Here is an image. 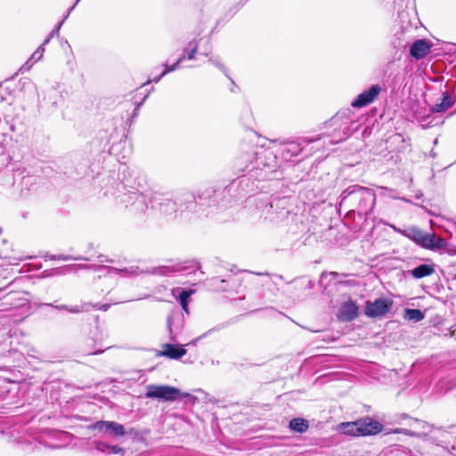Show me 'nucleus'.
I'll return each mask as SVG.
<instances>
[{"instance_id": "obj_1", "label": "nucleus", "mask_w": 456, "mask_h": 456, "mask_svg": "<svg viewBox=\"0 0 456 456\" xmlns=\"http://www.w3.org/2000/svg\"><path fill=\"white\" fill-rule=\"evenodd\" d=\"M148 96L149 93L145 94L141 102H137L132 98L130 100H124L119 102L118 104L120 119L122 121L120 126L123 130L122 137L118 144V146L120 148V158L118 159H120L121 161L126 162V159H128L132 154L133 147L131 142L127 140V135L132 124L138 116L139 109L143 104Z\"/></svg>"}, {"instance_id": "obj_2", "label": "nucleus", "mask_w": 456, "mask_h": 456, "mask_svg": "<svg viewBox=\"0 0 456 456\" xmlns=\"http://www.w3.org/2000/svg\"><path fill=\"white\" fill-rule=\"evenodd\" d=\"M403 234L425 248L437 250L447 246L446 240L440 236L424 232L416 227L408 228Z\"/></svg>"}, {"instance_id": "obj_3", "label": "nucleus", "mask_w": 456, "mask_h": 456, "mask_svg": "<svg viewBox=\"0 0 456 456\" xmlns=\"http://www.w3.org/2000/svg\"><path fill=\"white\" fill-rule=\"evenodd\" d=\"M180 395V390L175 387L167 385H148L146 387L145 397L164 402H173L175 401Z\"/></svg>"}, {"instance_id": "obj_4", "label": "nucleus", "mask_w": 456, "mask_h": 456, "mask_svg": "<svg viewBox=\"0 0 456 456\" xmlns=\"http://www.w3.org/2000/svg\"><path fill=\"white\" fill-rule=\"evenodd\" d=\"M393 301L389 298L380 297L374 301H366L364 314L370 318L385 316L392 308Z\"/></svg>"}, {"instance_id": "obj_5", "label": "nucleus", "mask_w": 456, "mask_h": 456, "mask_svg": "<svg viewBox=\"0 0 456 456\" xmlns=\"http://www.w3.org/2000/svg\"><path fill=\"white\" fill-rule=\"evenodd\" d=\"M40 171L26 167V171L18 178L20 179V191L22 196L27 197L29 192L37 191L39 188L38 182L41 180V176L38 174Z\"/></svg>"}, {"instance_id": "obj_6", "label": "nucleus", "mask_w": 456, "mask_h": 456, "mask_svg": "<svg viewBox=\"0 0 456 456\" xmlns=\"http://www.w3.org/2000/svg\"><path fill=\"white\" fill-rule=\"evenodd\" d=\"M373 195V189L359 184H352L342 191L339 200L349 198L352 200H370Z\"/></svg>"}, {"instance_id": "obj_7", "label": "nucleus", "mask_w": 456, "mask_h": 456, "mask_svg": "<svg viewBox=\"0 0 456 456\" xmlns=\"http://www.w3.org/2000/svg\"><path fill=\"white\" fill-rule=\"evenodd\" d=\"M380 92L381 86L379 85H372L369 89L358 94L351 105L357 109L368 106L376 100Z\"/></svg>"}, {"instance_id": "obj_8", "label": "nucleus", "mask_w": 456, "mask_h": 456, "mask_svg": "<svg viewBox=\"0 0 456 456\" xmlns=\"http://www.w3.org/2000/svg\"><path fill=\"white\" fill-rule=\"evenodd\" d=\"M356 421L360 436L377 435L383 429L381 423L369 417L360 419Z\"/></svg>"}, {"instance_id": "obj_9", "label": "nucleus", "mask_w": 456, "mask_h": 456, "mask_svg": "<svg viewBox=\"0 0 456 456\" xmlns=\"http://www.w3.org/2000/svg\"><path fill=\"white\" fill-rule=\"evenodd\" d=\"M26 167L19 166L18 167L9 168L6 167L4 169L0 170V184L4 187H12L14 185L18 176L23 175Z\"/></svg>"}, {"instance_id": "obj_10", "label": "nucleus", "mask_w": 456, "mask_h": 456, "mask_svg": "<svg viewBox=\"0 0 456 456\" xmlns=\"http://www.w3.org/2000/svg\"><path fill=\"white\" fill-rule=\"evenodd\" d=\"M359 308L355 302L348 300L344 302L338 311V318L343 322H350L358 316Z\"/></svg>"}, {"instance_id": "obj_11", "label": "nucleus", "mask_w": 456, "mask_h": 456, "mask_svg": "<svg viewBox=\"0 0 456 456\" xmlns=\"http://www.w3.org/2000/svg\"><path fill=\"white\" fill-rule=\"evenodd\" d=\"M156 205H151V209L153 211V215H156V211H159L160 216L167 217H175L177 211L176 201H157Z\"/></svg>"}, {"instance_id": "obj_12", "label": "nucleus", "mask_w": 456, "mask_h": 456, "mask_svg": "<svg viewBox=\"0 0 456 456\" xmlns=\"http://www.w3.org/2000/svg\"><path fill=\"white\" fill-rule=\"evenodd\" d=\"M431 49V44L427 39H417L410 47V54L416 60L426 57Z\"/></svg>"}, {"instance_id": "obj_13", "label": "nucleus", "mask_w": 456, "mask_h": 456, "mask_svg": "<svg viewBox=\"0 0 456 456\" xmlns=\"http://www.w3.org/2000/svg\"><path fill=\"white\" fill-rule=\"evenodd\" d=\"M185 354L186 350L183 347V346L167 343L162 345V350L159 351L157 355L177 360L185 355Z\"/></svg>"}, {"instance_id": "obj_14", "label": "nucleus", "mask_w": 456, "mask_h": 456, "mask_svg": "<svg viewBox=\"0 0 456 456\" xmlns=\"http://www.w3.org/2000/svg\"><path fill=\"white\" fill-rule=\"evenodd\" d=\"M303 148L297 142H286L281 149V158L286 161H291L294 157H297Z\"/></svg>"}, {"instance_id": "obj_15", "label": "nucleus", "mask_w": 456, "mask_h": 456, "mask_svg": "<svg viewBox=\"0 0 456 456\" xmlns=\"http://www.w3.org/2000/svg\"><path fill=\"white\" fill-rule=\"evenodd\" d=\"M119 162L118 172V180L123 184L124 187L131 186V182L133 178V171L129 168L125 161H121L118 159Z\"/></svg>"}, {"instance_id": "obj_16", "label": "nucleus", "mask_w": 456, "mask_h": 456, "mask_svg": "<svg viewBox=\"0 0 456 456\" xmlns=\"http://www.w3.org/2000/svg\"><path fill=\"white\" fill-rule=\"evenodd\" d=\"M454 103V100L448 92L442 94L440 102H436L430 109L433 113H442L450 109Z\"/></svg>"}, {"instance_id": "obj_17", "label": "nucleus", "mask_w": 456, "mask_h": 456, "mask_svg": "<svg viewBox=\"0 0 456 456\" xmlns=\"http://www.w3.org/2000/svg\"><path fill=\"white\" fill-rule=\"evenodd\" d=\"M100 142L101 151L103 153L111 155V151L114 144L110 142L111 134H109L107 131H101L97 139Z\"/></svg>"}, {"instance_id": "obj_18", "label": "nucleus", "mask_w": 456, "mask_h": 456, "mask_svg": "<svg viewBox=\"0 0 456 456\" xmlns=\"http://www.w3.org/2000/svg\"><path fill=\"white\" fill-rule=\"evenodd\" d=\"M373 196H371L370 200H376L379 198H389L390 200H406L403 197L396 196L395 191L387 187H377L376 190H373Z\"/></svg>"}, {"instance_id": "obj_19", "label": "nucleus", "mask_w": 456, "mask_h": 456, "mask_svg": "<svg viewBox=\"0 0 456 456\" xmlns=\"http://www.w3.org/2000/svg\"><path fill=\"white\" fill-rule=\"evenodd\" d=\"M165 75H162V72L157 76V77H154L153 78L151 79H148V81L146 83H143L139 88H137L136 92L134 94H129L128 95V98H126V100H130V99H134L137 102H141L142 99L145 96L143 95L142 98H138V94H142V93L141 92L146 86L150 85L151 82H155V83H158L161 78L162 77H164ZM153 89V87L151 88V90H148V89H144V94H150L151 91Z\"/></svg>"}, {"instance_id": "obj_20", "label": "nucleus", "mask_w": 456, "mask_h": 456, "mask_svg": "<svg viewBox=\"0 0 456 456\" xmlns=\"http://www.w3.org/2000/svg\"><path fill=\"white\" fill-rule=\"evenodd\" d=\"M91 428L98 429L100 432H103L106 437H114V424L113 422L99 421L90 426Z\"/></svg>"}, {"instance_id": "obj_21", "label": "nucleus", "mask_w": 456, "mask_h": 456, "mask_svg": "<svg viewBox=\"0 0 456 456\" xmlns=\"http://www.w3.org/2000/svg\"><path fill=\"white\" fill-rule=\"evenodd\" d=\"M435 272L433 265H420L414 269L411 270V275L416 279H421L431 275Z\"/></svg>"}, {"instance_id": "obj_22", "label": "nucleus", "mask_w": 456, "mask_h": 456, "mask_svg": "<svg viewBox=\"0 0 456 456\" xmlns=\"http://www.w3.org/2000/svg\"><path fill=\"white\" fill-rule=\"evenodd\" d=\"M289 428L297 433H305L309 428V423L306 419L302 418H295L289 421Z\"/></svg>"}, {"instance_id": "obj_23", "label": "nucleus", "mask_w": 456, "mask_h": 456, "mask_svg": "<svg viewBox=\"0 0 456 456\" xmlns=\"http://www.w3.org/2000/svg\"><path fill=\"white\" fill-rule=\"evenodd\" d=\"M338 430L341 433L353 436H360L358 431L357 421L342 422L338 426Z\"/></svg>"}, {"instance_id": "obj_24", "label": "nucleus", "mask_w": 456, "mask_h": 456, "mask_svg": "<svg viewBox=\"0 0 456 456\" xmlns=\"http://www.w3.org/2000/svg\"><path fill=\"white\" fill-rule=\"evenodd\" d=\"M45 53V45L43 44L37 47V49L32 53L29 60L27 61V62L22 66V69L28 70L34 63L38 61Z\"/></svg>"}, {"instance_id": "obj_25", "label": "nucleus", "mask_w": 456, "mask_h": 456, "mask_svg": "<svg viewBox=\"0 0 456 456\" xmlns=\"http://www.w3.org/2000/svg\"><path fill=\"white\" fill-rule=\"evenodd\" d=\"M193 290L192 289H189V290H183L181 291V293L179 294V302H180V305L183 308V310L188 314L189 313V307H188V305H189V297L193 294Z\"/></svg>"}, {"instance_id": "obj_26", "label": "nucleus", "mask_w": 456, "mask_h": 456, "mask_svg": "<svg viewBox=\"0 0 456 456\" xmlns=\"http://www.w3.org/2000/svg\"><path fill=\"white\" fill-rule=\"evenodd\" d=\"M405 319L409 321L419 322L424 319V314L419 309H405Z\"/></svg>"}, {"instance_id": "obj_27", "label": "nucleus", "mask_w": 456, "mask_h": 456, "mask_svg": "<svg viewBox=\"0 0 456 456\" xmlns=\"http://www.w3.org/2000/svg\"><path fill=\"white\" fill-rule=\"evenodd\" d=\"M181 271H183V267H181L179 265L159 266L153 271V273H156L159 275H169L173 273L181 272Z\"/></svg>"}, {"instance_id": "obj_28", "label": "nucleus", "mask_w": 456, "mask_h": 456, "mask_svg": "<svg viewBox=\"0 0 456 456\" xmlns=\"http://www.w3.org/2000/svg\"><path fill=\"white\" fill-rule=\"evenodd\" d=\"M94 448L102 453L110 455L114 452V446H112L110 444H107L102 441H95L94 442Z\"/></svg>"}, {"instance_id": "obj_29", "label": "nucleus", "mask_w": 456, "mask_h": 456, "mask_svg": "<svg viewBox=\"0 0 456 456\" xmlns=\"http://www.w3.org/2000/svg\"><path fill=\"white\" fill-rule=\"evenodd\" d=\"M185 60V55L184 54H182L178 60L176 61V62H175L173 65L171 66H168L167 63H165L163 66H164V69L162 70V75H166L169 72H172L175 69H177L180 66V64L183 62V61Z\"/></svg>"}, {"instance_id": "obj_30", "label": "nucleus", "mask_w": 456, "mask_h": 456, "mask_svg": "<svg viewBox=\"0 0 456 456\" xmlns=\"http://www.w3.org/2000/svg\"><path fill=\"white\" fill-rule=\"evenodd\" d=\"M208 61L210 63H212L214 66H216L217 69H219L225 75V77H227L229 79H231V77L228 75V71H227L226 68L221 61L220 57H218V56L210 57L208 59Z\"/></svg>"}, {"instance_id": "obj_31", "label": "nucleus", "mask_w": 456, "mask_h": 456, "mask_svg": "<svg viewBox=\"0 0 456 456\" xmlns=\"http://www.w3.org/2000/svg\"><path fill=\"white\" fill-rule=\"evenodd\" d=\"M218 196L219 195H217V191L214 187L210 186L202 191V193L199 195V198L203 200H210Z\"/></svg>"}, {"instance_id": "obj_32", "label": "nucleus", "mask_w": 456, "mask_h": 456, "mask_svg": "<svg viewBox=\"0 0 456 456\" xmlns=\"http://www.w3.org/2000/svg\"><path fill=\"white\" fill-rule=\"evenodd\" d=\"M64 22H65V21H64V20H60V21L56 24V26H55V27H54V28L52 30V32H51V33L47 36V37L44 40V42H43V45H47V44L50 42L51 38H52V37H53L54 36H59L60 29H61V26L63 25V23H64Z\"/></svg>"}, {"instance_id": "obj_33", "label": "nucleus", "mask_w": 456, "mask_h": 456, "mask_svg": "<svg viewBox=\"0 0 456 456\" xmlns=\"http://www.w3.org/2000/svg\"><path fill=\"white\" fill-rule=\"evenodd\" d=\"M56 309H59V310H66L69 313H72V314H77V313H80L84 310V307L83 306H78V305H75V306H72V307H69L65 305H55L54 306Z\"/></svg>"}, {"instance_id": "obj_34", "label": "nucleus", "mask_w": 456, "mask_h": 456, "mask_svg": "<svg viewBox=\"0 0 456 456\" xmlns=\"http://www.w3.org/2000/svg\"><path fill=\"white\" fill-rule=\"evenodd\" d=\"M131 207L133 209L140 210L141 212H146L149 209L147 201H134Z\"/></svg>"}, {"instance_id": "obj_35", "label": "nucleus", "mask_w": 456, "mask_h": 456, "mask_svg": "<svg viewBox=\"0 0 456 456\" xmlns=\"http://www.w3.org/2000/svg\"><path fill=\"white\" fill-rule=\"evenodd\" d=\"M196 53H197V52H196L195 46H193V49H189V47H184L183 49L182 54L185 55V59L191 61V60L195 59Z\"/></svg>"}, {"instance_id": "obj_36", "label": "nucleus", "mask_w": 456, "mask_h": 456, "mask_svg": "<svg viewBox=\"0 0 456 456\" xmlns=\"http://www.w3.org/2000/svg\"><path fill=\"white\" fill-rule=\"evenodd\" d=\"M395 433L404 434V435H407L410 436H419V434H417L416 432L409 430V429H404V428L395 429Z\"/></svg>"}, {"instance_id": "obj_37", "label": "nucleus", "mask_w": 456, "mask_h": 456, "mask_svg": "<svg viewBox=\"0 0 456 456\" xmlns=\"http://www.w3.org/2000/svg\"><path fill=\"white\" fill-rule=\"evenodd\" d=\"M167 328H168L169 334H170V339L172 341H175V337L174 335L173 329H172V317L171 316H169L167 318Z\"/></svg>"}, {"instance_id": "obj_38", "label": "nucleus", "mask_w": 456, "mask_h": 456, "mask_svg": "<svg viewBox=\"0 0 456 456\" xmlns=\"http://www.w3.org/2000/svg\"><path fill=\"white\" fill-rule=\"evenodd\" d=\"M200 40H201V38H200V39H199V40H198L197 38H193L192 40H191V41L188 43V45H187V46H186V47H189V49H193V46H195L196 52H198V50H199V42H200Z\"/></svg>"}, {"instance_id": "obj_39", "label": "nucleus", "mask_w": 456, "mask_h": 456, "mask_svg": "<svg viewBox=\"0 0 456 456\" xmlns=\"http://www.w3.org/2000/svg\"><path fill=\"white\" fill-rule=\"evenodd\" d=\"M136 269H137V268H135V269H134V267H131V268H129V269H126H126H118V268H116V269H115V272H116V273H130V274H133V273H136Z\"/></svg>"}, {"instance_id": "obj_40", "label": "nucleus", "mask_w": 456, "mask_h": 456, "mask_svg": "<svg viewBox=\"0 0 456 456\" xmlns=\"http://www.w3.org/2000/svg\"><path fill=\"white\" fill-rule=\"evenodd\" d=\"M79 1L80 0H77L75 2V4L70 8H69V10L67 11V13L64 15V17L62 19V20H64V21L68 19V17L69 16L70 12L75 9L76 5L78 4Z\"/></svg>"}, {"instance_id": "obj_41", "label": "nucleus", "mask_w": 456, "mask_h": 456, "mask_svg": "<svg viewBox=\"0 0 456 456\" xmlns=\"http://www.w3.org/2000/svg\"><path fill=\"white\" fill-rule=\"evenodd\" d=\"M99 271H102L104 273L110 274L111 273V268L108 266L100 265L98 266Z\"/></svg>"}, {"instance_id": "obj_42", "label": "nucleus", "mask_w": 456, "mask_h": 456, "mask_svg": "<svg viewBox=\"0 0 456 456\" xmlns=\"http://www.w3.org/2000/svg\"><path fill=\"white\" fill-rule=\"evenodd\" d=\"M338 116L336 115L334 116L330 120V126H337L338 124Z\"/></svg>"}, {"instance_id": "obj_43", "label": "nucleus", "mask_w": 456, "mask_h": 456, "mask_svg": "<svg viewBox=\"0 0 456 456\" xmlns=\"http://www.w3.org/2000/svg\"><path fill=\"white\" fill-rule=\"evenodd\" d=\"M58 259H61V260H70V259H83L82 257H71L70 256H58Z\"/></svg>"}, {"instance_id": "obj_44", "label": "nucleus", "mask_w": 456, "mask_h": 456, "mask_svg": "<svg viewBox=\"0 0 456 456\" xmlns=\"http://www.w3.org/2000/svg\"><path fill=\"white\" fill-rule=\"evenodd\" d=\"M123 434V426L116 424V436Z\"/></svg>"}, {"instance_id": "obj_45", "label": "nucleus", "mask_w": 456, "mask_h": 456, "mask_svg": "<svg viewBox=\"0 0 456 456\" xmlns=\"http://www.w3.org/2000/svg\"><path fill=\"white\" fill-rule=\"evenodd\" d=\"M447 221L455 229V237H456V220L454 218H448Z\"/></svg>"}, {"instance_id": "obj_46", "label": "nucleus", "mask_w": 456, "mask_h": 456, "mask_svg": "<svg viewBox=\"0 0 456 456\" xmlns=\"http://www.w3.org/2000/svg\"><path fill=\"white\" fill-rule=\"evenodd\" d=\"M310 192H311V195H307V194L302 195V192L300 191L298 198L301 199L303 197H305L307 199H310L311 197H315V194L314 193V191H310Z\"/></svg>"}, {"instance_id": "obj_47", "label": "nucleus", "mask_w": 456, "mask_h": 456, "mask_svg": "<svg viewBox=\"0 0 456 456\" xmlns=\"http://www.w3.org/2000/svg\"><path fill=\"white\" fill-rule=\"evenodd\" d=\"M231 81H232V87L231 88V91H232V93H235V92H236V89H238V86L235 85V83H234V81H233V80H232V79H231Z\"/></svg>"}, {"instance_id": "obj_48", "label": "nucleus", "mask_w": 456, "mask_h": 456, "mask_svg": "<svg viewBox=\"0 0 456 456\" xmlns=\"http://www.w3.org/2000/svg\"><path fill=\"white\" fill-rule=\"evenodd\" d=\"M346 133H345V132H343V136L339 137V138L336 141V142H337L343 141V140L346 138Z\"/></svg>"}, {"instance_id": "obj_49", "label": "nucleus", "mask_w": 456, "mask_h": 456, "mask_svg": "<svg viewBox=\"0 0 456 456\" xmlns=\"http://www.w3.org/2000/svg\"><path fill=\"white\" fill-rule=\"evenodd\" d=\"M295 186L298 187V189L301 190L303 188V182H301L300 183L295 184Z\"/></svg>"}, {"instance_id": "obj_50", "label": "nucleus", "mask_w": 456, "mask_h": 456, "mask_svg": "<svg viewBox=\"0 0 456 456\" xmlns=\"http://www.w3.org/2000/svg\"><path fill=\"white\" fill-rule=\"evenodd\" d=\"M210 53V50H208L206 52H203L202 54L205 55L206 57H208Z\"/></svg>"}, {"instance_id": "obj_51", "label": "nucleus", "mask_w": 456, "mask_h": 456, "mask_svg": "<svg viewBox=\"0 0 456 456\" xmlns=\"http://www.w3.org/2000/svg\"><path fill=\"white\" fill-rule=\"evenodd\" d=\"M102 351H97V352H87L86 354H98V353H101Z\"/></svg>"}, {"instance_id": "obj_52", "label": "nucleus", "mask_w": 456, "mask_h": 456, "mask_svg": "<svg viewBox=\"0 0 456 456\" xmlns=\"http://www.w3.org/2000/svg\"><path fill=\"white\" fill-rule=\"evenodd\" d=\"M265 208H273V205L271 203H266L265 204Z\"/></svg>"}, {"instance_id": "obj_53", "label": "nucleus", "mask_w": 456, "mask_h": 456, "mask_svg": "<svg viewBox=\"0 0 456 456\" xmlns=\"http://www.w3.org/2000/svg\"><path fill=\"white\" fill-rule=\"evenodd\" d=\"M417 423H419V425L422 426V428H425L427 426L426 423H423V422H419L418 420H416Z\"/></svg>"}, {"instance_id": "obj_54", "label": "nucleus", "mask_w": 456, "mask_h": 456, "mask_svg": "<svg viewBox=\"0 0 456 456\" xmlns=\"http://www.w3.org/2000/svg\"><path fill=\"white\" fill-rule=\"evenodd\" d=\"M398 15H399V17H402V18H403V12H400V11H399V12H398Z\"/></svg>"}, {"instance_id": "obj_55", "label": "nucleus", "mask_w": 456, "mask_h": 456, "mask_svg": "<svg viewBox=\"0 0 456 456\" xmlns=\"http://www.w3.org/2000/svg\"><path fill=\"white\" fill-rule=\"evenodd\" d=\"M121 452V449H118V448L116 446L115 452H116V453H118V452Z\"/></svg>"}, {"instance_id": "obj_56", "label": "nucleus", "mask_w": 456, "mask_h": 456, "mask_svg": "<svg viewBox=\"0 0 456 456\" xmlns=\"http://www.w3.org/2000/svg\"><path fill=\"white\" fill-rule=\"evenodd\" d=\"M109 307H110V305H103V306H102V309H103L104 311H106Z\"/></svg>"}, {"instance_id": "obj_57", "label": "nucleus", "mask_w": 456, "mask_h": 456, "mask_svg": "<svg viewBox=\"0 0 456 456\" xmlns=\"http://www.w3.org/2000/svg\"><path fill=\"white\" fill-rule=\"evenodd\" d=\"M287 198H290V196H283L282 198H280L279 200H286Z\"/></svg>"}, {"instance_id": "obj_58", "label": "nucleus", "mask_w": 456, "mask_h": 456, "mask_svg": "<svg viewBox=\"0 0 456 456\" xmlns=\"http://www.w3.org/2000/svg\"><path fill=\"white\" fill-rule=\"evenodd\" d=\"M364 223H366V224H370L367 217H364Z\"/></svg>"}, {"instance_id": "obj_59", "label": "nucleus", "mask_w": 456, "mask_h": 456, "mask_svg": "<svg viewBox=\"0 0 456 456\" xmlns=\"http://www.w3.org/2000/svg\"><path fill=\"white\" fill-rule=\"evenodd\" d=\"M314 141H315L314 139H308V140H307V142H314Z\"/></svg>"}, {"instance_id": "obj_60", "label": "nucleus", "mask_w": 456, "mask_h": 456, "mask_svg": "<svg viewBox=\"0 0 456 456\" xmlns=\"http://www.w3.org/2000/svg\"><path fill=\"white\" fill-rule=\"evenodd\" d=\"M246 181H248V179H242V180H240V183H245Z\"/></svg>"}, {"instance_id": "obj_61", "label": "nucleus", "mask_w": 456, "mask_h": 456, "mask_svg": "<svg viewBox=\"0 0 456 456\" xmlns=\"http://www.w3.org/2000/svg\"><path fill=\"white\" fill-rule=\"evenodd\" d=\"M429 124H430V123H428L427 125H426V124H423L422 126H423L424 127H428V126H429Z\"/></svg>"}, {"instance_id": "obj_62", "label": "nucleus", "mask_w": 456, "mask_h": 456, "mask_svg": "<svg viewBox=\"0 0 456 456\" xmlns=\"http://www.w3.org/2000/svg\"><path fill=\"white\" fill-rule=\"evenodd\" d=\"M4 100V97L1 95L0 96V102H2Z\"/></svg>"}, {"instance_id": "obj_63", "label": "nucleus", "mask_w": 456, "mask_h": 456, "mask_svg": "<svg viewBox=\"0 0 456 456\" xmlns=\"http://www.w3.org/2000/svg\"><path fill=\"white\" fill-rule=\"evenodd\" d=\"M2 232V228L0 227V233Z\"/></svg>"}]
</instances>
